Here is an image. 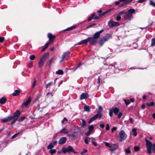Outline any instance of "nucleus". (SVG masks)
I'll use <instances>...</instances> for the list:
<instances>
[{
    "mask_svg": "<svg viewBox=\"0 0 155 155\" xmlns=\"http://www.w3.org/2000/svg\"><path fill=\"white\" fill-rule=\"evenodd\" d=\"M145 140L146 141V147L148 153L150 154L151 153V150L153 153H155V143L152 144L151 142L146 139Z\"/></svg>",
    "mask_w": 155,
    "mask_h": 155,
    "instance_id": "f257e3e1",
    "label": "nucleus"
},
{
    "mask_svg": "<svg viewBox=\"0 0 155 155\" xmlns=\"http://www.w3.org/2000/svg\"><path fill=\"white\" fill-rule=\"evenodd\" d=\"M103 143L105 144L106 147L109 148V149L111 152L116 150L118 148V145L116 144H111L110 143L105 141H104Z\"/></svg>",
    "mask_w": 155,
    "mask_h": 155,
    "instance_id": "f03ea898",
    "label": "nucleus"
},
{
    "mask_svg": "<svg viewBox=\"0 0 155 155\" xmlns=\"http://www.w3.org/2000/svg\"><path fill=\"white\" fill-rule=\"evenodd\" d=\"M135 12V10L133 8L129 9L128 11L125 13L124 15V18L125 20H130L132 17L133 14Z\"/></svg>",
    "mask_w": 155,
    "mask_h": 155,
    "instance_id": "7ed1b4c3",
    "label": "nucleus"
},
{
    "mask_svg": "<svg viewBox=\"0 0 155 155\" xmlns=\"http://www.w3.org/2000/svg\"><path fill=\"white\" fill-rule=\"evenodd\" d=\"M49 54L48 53H46L44 54L41 58L38 63V66L39 67L42 66L45 62L46 59L48 57Z\"/></svg>",
    "mask_w": 155,
    "mask_h": 155,
    "instance_id": "20e7f679",
    "label": "nucleus"
},
{
    "mask_svg": "<svg viewBox=\"0 0 155 155\" xmlns=\"http://www.w3.org/2000/svg\"><path fill=\"white\" fill-rule=\"evenodd\" d=\"M127 137V135L124 131L121 130L119 133L118 140L120 141H123L126 139Z\"/></svg>",
    "mask_w": 155,
    "mask_h": 155,
    "instance_id": "39448f33",
    "label": "nucleus"
},
{
    "mask_svg": "<svg viewBox=\"0 0 155 155\" xmlns=\"http://www.w3.org/2000/svg\"><path fill=\"white\" fill-rule=\"evenodd\" d=\"M102 115L101 113H98L97 114L94 115V117L91 118L88 121L89 124L91 123L96 119L98 117H101Z\"/></svg>",
    "mask_w": 155,
    "mask_h": 155,
    "instance_id": "423d86ee",
    "label": "nucleus"
},
{
    "mask_svg": "<svg viewBox=\"0 0 155 155\" xmlns=\"http://www.w3.org/2000/svg\"><path fill=\"white\" fill-rule=\"evenodd\" d=\"M119 25V23L114 21H110L108 22V25L110 27L114 26H117Z\"/></svg>",
    "mask_w": 155,
    "mask_h": 155,
    "instance_id": "0eeeda50",
    "label": "nucleus"
},
{
    "mask_svg": "<svg viewBox=\"0 0 155 155\" xmlns=\"http://www.w3.org/2000/svg\"><path fill=\"white\" fill-rule=\"evenodd\" d=\"M88 40V42H90V44L91 45H93L96 43L97 40L94 37H90L87 38Z\"/></svg>",
    "mask_w": 155,
    "mask_h": 155,
    "instance_id": "6e6552de",
    "label": "nucleus"
},
{
    "mask_svg": "<svg viewBox=\"0 0 155 155\" xmlns=\"http://www.w3.org/2000/svg\"><path fill=\"white\" fill-rule=\"evenodd\" d=\"M70 54V52L69 51H67L64 52L62 55V59L60 61V62L64 61L66 58L69 56Z\"/></svg>",
    "mask_w": 155,
    "mask_h": 155,
    "instance_id": "1a4fd4ad",
    "label": "nucleus"
},
{
    "mask_svg": "<svg viewBox=\"0 0 155 155\" xmlns=\"http://www.w3.org/2000/svg\"><path fill=\"white\" fill-rule=\"evenodd\" d=\"M13 119V117L12 116H9L6 118L2 119L1 120L3 122H7L10 121Z\"/></svg>",
    "mask_w": 155,
    "mask_h": 155,
    "instance_id": "9d476101",
    "label": "nucleus"
},
{
    "mask_svg": "<svg viewBox=\"0 0 155 155\" xmlns=\"http://www.w3.org/2000/svg\"><path fill=\"white\" fill-rule=\"evenodd\" d=\"M103 30H100V31H98L96 32L94 35L93 36V37H94L97 40L98 38L100 36V34L102 33L103 31Z\"/></svg>",
    "mask_w": 155,
    "mask_h": 155,
    "instance_id": "9b49d317",
    "label": "nucleus"
},
{
    "mask_svg": "<svg viewBox=\"0 0 155 155\" xmlns=\"http://www.w3.org/2000/svg\"><path fill=\"white\" fill-rule=\"evenodd\" d=\"M48 37L49 38L50 43H51L53 42V41L55 38V36L53 35L51 33H48Z\"/></svg>",
    "mask_w": 155,
    "mask_h": 155,
    "instance_id": "f8f14e48",
    "label": "nucleus"
},
{
    "mask_svg": "<svg viewBox=\"0 0 155 155\" xmlns=\"http://www.w3.org/2000/svg\"><path fill=\"white\" fill-rule=\"evenodd\" d=\"M67 140V138L63 137L61 138L59 140L58 143L59 144H62L64 143Z\"/></svg>",
    "mask_w": 155,
    "mask_h": 155,
    "instance_id": "ddd939ff",
    "label": "nucleus"
},
{
    "mask_svg": "<svg viewBox=\"0 0 155 155\" xmlns=\"http://www.w3.org/2000/svg\"><path fill=\"white\" fill-rule=\"evenodd\" d=\"M88 97L89 95L87 94L86 93H84L81 94L80 96V98L81 100H82L86 99Z\"/></svg>",
    "mask_w": 155,
    "mask_h": 155,
    "instance_id": "4468645a",
    "label": "nucleus"
},
{
    "mask_svg": "<svg viewBox=\"0 0 155 155\" xmlns=\"http://www.w3.org/2000/svg\"><path fill=\"white\" fill-rule=\"evenodd\" d=\"M113 113H114L115 115H117L119 111V109L117 107H115L110 109Z\"/></svg>",
    "mask_w": 155,
    "mask_h": 155,
    "instance_id": "2eb2a0df",
    "label": "nucleus"
},
{
    "mask_svg": "<svg viewBox=\"0 0 155 155\" xmlns=\"http://www.w3.org/2000/svg\"><path fill=\"white\" fill-rule=\"evenodd\" d=\"M124 13V12L123 11L119 13L117 15V16L116 17V20L117 21H120L121 19V15Z\"/></svg>",
    "mask_w": 155,
    "mask_h": 155,
    "instance_id": "dca6fc26",
    "label": "nucleus"
},
{
    "mask_svg": "<svg viewBox=\"0 0 155 155\" xmlns=\"http://www.w3.org/2000/svg\"><path fill=\"white\" fill-rule=\"evenodd\" d=\"M31 100V97H29L27 100L25 102L23 103V104L25 107L27 106L30 103Z\"/></svg>",
    "mask_w": 155,
    "mask_h": 155,
    "instance_id": "f3484780",
    "label": "nucleus"
},
{
    "mask_svg": "<svg viewBox=\"0 0 155 155\" xmlns=\"http://www.w3.org/2000/svg\"><path fill=\"white\" fill-rule=\"evenodd\" d=\"M20 114V113L19 111L18 110H17L15 112L14 114L13 117V119H15V118H17V117L19 116Z\"/></svg>",
    "mask_w": 155,
    "mask_h": 155,
    "instance_id": "a211bd4d",
    "label": "nucleus"
},
{
    "mask_svg": "<svg viewBox=\"0 0 155 155\" xmlns=\"http://www.w3.org/2000/svg\"><path fill=\"white\" fill-rule=\"evenodd\" d=\"M88 42V40L87 38L83 40L77 44L78 45H81L83 44H87Z\"/></svg>",
    "mask_w": 155,
    "mask_h": 155,
    "instance_id": "6ab92c4d",
    "label": "nucleus"
},
{
    "mask_svg": "<svg viewBox=\"0 0 155 155\" xmlns=\"http://www.w3.org/2000/svg\"><path fill=\"white\" fill-rule=\"evenodd\" d=\"M111 37V35L110 34H107L105 37H104L103 39L104 40V41H106L108 40Z\"/></svg>",
    "mask_w": 155,
    "mask_h": 155,
    "instance_id": "aec40b11",
    "label": "nucleus"
},
{
    "mask_svg": "<svg viewBox=\"0 0 155 155\" xmlns=\"http://www.w3.org/2000/svg\"><path fill=\"white\" fill-rule=\"evenodd\" d=\"M69 132V130L65 128H63L60 132V133H63L66 134H68Z\"/></svg>",
    "mask_w": 155,
    "mask_h": 155,
    "instance_id": "412c9836",
    "label": "nucleus"
},
{
    "mask_svg": "<svg viewBox=\"0 0 155 155\" xmlns=\"http://www.w3.org/2000/svg\"><path fill=\"white\" fill-rule=\"evenodd\" d=\"M84 109L85 111L89 112L91 110L90 107L88 105H85L84 106Z\"/></svg>",
    "mask_w": 155,
    "mask_h": 155,
    "instance_id": "4be33fe9",
    "label": "nucleus"
},
{
    "mask_svg": "<svg viewBox=\"0 0 155 155\" xmlns=\"http://www.w3.org/2000/svg\"><path fill=\"white\" fill-rule=\"evenodd\" d=\"M6 98L2 97L0 99V103L1 104H4L6 102Z\"/></svg>",
    "mask_w": 155,
    "mask_h": 155,
    "instance_id": "5701e85b",
    "label": "nucleus"
},
{
    "mask_svg": "<svg viewBox=\"0 0 155 155\" xmlns=\"http://www.w3.org/2000/svg\"><path fill=\"white\" fill-rule=\"evenodd\" d=\"M137 129L136 128H134L132 130L133 135L135 137L137 135Z\"/></svg>",
    "mask_w": 155,
    "mask_h": 155,
    "instance_id": "b1692460",
    "label": "nucleus"
},
{
    "mask_svg": "<svg viewBox=\"0 0 155 155\" xmlns=\"http://www.w3.org/2000/svg\"><path fill=\"white\" fill-rule=\"evenodd\" d=\"M113 9H114V8L110 9L108 10H107L105 11V12H104L103 13H102V14H100V16H103V15H105L106 14L108 13L109 12H110L112 10H113Z\"/></svg>",
    "mask_w": 155,
    "mask_h": 155,
    "instance_id": "393cba45",
    "label": "nucleus"
},
{
    "mask_svg": "<svg viewBox=\"0 0 155 155\" xmlns=\"http://www.w3.org/2000/svg\"><path fill=\"white\" fill-rule=\"evenodd\" d=\"M155 46V38H152L151 40V47H153Z\"/></svg>",
    "mask_w": 155,
    "mask_h": 155,
    "instance_id": "a878e982",
    "label": "nucleus"
},
{
    "mask_svg": "<svg viewBox=\"0 0 155 155\" xmlns=\"http://www.w3.org/2000/svg\"><path fill=\"white\" fill-rule=\"evenodd\" d=\"M20 91L18 90L15 91L13 93L12 95L14 96H15L19 94Z\"/></svg>",
    "mask_w": 155,
    "mask_h": 155,
    "instance_id": "bb28decb",
    "label": "nucleus"
},
{
    "mask_svg": "<svg viewBox=\"0 0 155 155\" xmlns=\"http://www.w3.org/2000/svg\"><path fill=\"white\" fill-rule=\"evenodd\" d=\"M130 146H128L127 149H125L124 150L126 152L127 154H130L131 153V152L130 150Z\"/></svg>",
    "mask_w": 155,
    "mask_h": 155,
    "instance_id": "cd10ccee",
    "label": "nucleus"
},
{
    "mask_svg": "<svg viewBox=\"0 0 155 155\" xmlns=\"http://www.w3.org/2000/svg\"><path fill=\"white\" fill-rule=\"evenodd\" d=\"M84 140L85 143L88 144L89 142L90 141V138L89 137H86L85 138Z\"/></svg>",
    "mask_w": 155,
    "mask_h": 155,
    "instance_id": "c85d7f7f",
    "label": "nucleus"
},
{
    "mask_svg": "<svg viewBox=\"0 0 155 155\" xmlns=\"http://www.w3.org/2000/svg\"><path fill=\"white\" fill-rule=\"evenodd\" d=\"M68 152H72L73 150V148L70 146H69L67 147Z\"/></svg>",
    "mask_w": 155,
    "mask_h": 155,
    "instance_id": "c756f323",
    "label": "nucleus"
},
{
    "mask_svg": "<svg viewBox=\"0 0 155 155\" xmlns=\"http://www.w3.org/2000/svg\"><path fill=\"white\" fill-rule=\"evenodd\" d=\"M82 122L81 123V127H85L86 125V122L83 119L82 120Z\"/></svg>",
    "mask_w": 155,
    "mask_h": 155,
    "instance_id": "7c9ffc66",
    "label": "nucleus"
},
{
    "mask_svg": "<svg viewBox=\"0 0 155 155\" xmlns=\"http://www.w3.org/2000/svg\"><path fill=\"white\" fill-rule=\"evenodd\" d=\"M49 152L51 155H53L56 153V150L54 149H51L49 150Z\"/></svg>",
    "mask_w": 155,
    "mask_h": 155,
    "instance_id": "2f4dec72",
    "label": "nucleus"
},
{
    "mask_svg": "<svg viewBox=\"0 0 155 155\" xmlns=\"http://www.w3.org/2000/svg\"><path fill=\"white\" fill-rule=\"evenodd\" d=\"M54 147V146L53 145V143H50L47 146L48 149H51Z\"/></svg>",
    "mask_w": 155,
    "mask_h": 155,
    "instance_id": "473e14b6",
    "label": "nucleus"
},
{
    "mask_svg": "<svg viewBox=\"0 0 155 155\" xmlns=\"http://www.w3.org/2000/svg\"><path fill=\"white\" fill-rule=\"evenodd\" d=\"M95 15V14L94 13H92L91 16L88 18V20L89 21H91L92 19L94 18V16Z\"/></svg>",
    "mask_w": 155,
    "mask_h": 155,
    "instance_id": "72a5a7b5",
    "label": "nucleus"
},
{
    "mask_svg": "<svg viewBox=\"0 0 155 155\" xmlns=\"http://www.w3.org/2000/svg\"><path fill=\"white\" fill-rule=\"evenodd\" d=\"M56 73L57 74H59L60 75H62L63 74V71L61 70H59L56 71Z\"/></svg>",
    "mask_w": 155,
    "mask_h": 155,
    "instance_id": "f704fd0d",
    "label": "nucleus"
},
{
    "mask_svg": "<svg viewBox=\"0 0 155 155\" xmlns=\"http://www.w3.org/2000/svg\"><path fill=\"white\" fill-rule=\"evenodd\" d=\"M51 44V43H50L49 42H48L47 43H46L45 45H44V48H43V49L42 50V51H44V50H45V49H46L48 47V45L49 44Z\"/></svg>",
    "mask_w": 155,
    "mask_h": 155,
    "instance_id": "c9c22d12",
    "label": "nucleus"
},
{
    "mask_svg": "<svg viewBox=\"0 0 155 155\" xmlns=\"http://www.w3.org/2000/svg\"><path fill=\"white\" fill-rule=\"evenodd\" d=\"M94 128V126L93 125H90L88 127V129L89 130L91 131V132H92Z\"/></svg>",
    "mask_w": 155,
    "mask_h": 155,
    "instance_id": "e433bc0d",
    "label": "nucleus"
},
{
    "mask_svg": "<svg viewBox=\"0 0 155 155\" xmlns=\"http://www.w3.org/2000/svg\"><path fill=\"white\" fill-rule=\"evenodd\" d=\"M146 104L148 106H153L154 105V103L153 102H151L150 103H147Z\"/></svg>",
    "mask_w": 155,
    "mask_h": 155,
    "instance_id": "4c0bfd02",
    "label": "nucleus"
},
{
    "mask_svg": "<svg viewBox=\"0 0 155 155\" xmlns=\"http://www.w3.org/2000/svg\"><path fill=\"white\" fill-rule=\"evenodd\" d=\"M29 58L31 60H33L35 58V56L33 54L31 55L29 57Z\"/></svg>",
    "mask_w": 155,
    "mask_h": 155,
    "instance_id": "58836bf2",
    "label": "nucleus"
},
{
    "mask_svg": "<svg viewBox=\"0 0 155 155\" xmlns=\"http://www.w3.org/2000/svg\"><path fill=\"white\" fill-rule=\"evenodd\" d=\"M133 0H128L127 3L124 2L123 4L120 5L121 6L125 5L127 3H128L131 2Z\"/></svg>",
    "mask_w": 155,
    "mask_h": 155,
    "instance_id": "ea45409f",
    "label": "nucleus"
},
{
    "mask_svg": "<svg viewBox=\"0 0 155 155\" xmlns=\"http://www.w3.org/2000/svg\"><path fill=\"white\" fill-rule=\"evenodd\" d=\"M134 149L135 151H137L140 150V148L138 146H136L134 147Z\"/></svg>",
    "mask_w": 155,
    "mask_h": 155,
    "instance_id": "a19ab883",
    "label": "nucleus"
},
{
    "mask_svg": "<svg viewBox=\"0 0 155 155\" xmlns=\"http://www.w3.org/2000/svg\"><path fill=\"white\" fill-rule=\"evenodd\" d=\"M150 4L152 6L155 7V3L152 0H150Z\"/></svg>",
    "mask_w": 155,
    "mask_h": 155,
    "instance_id": "79ce46f5",
    "label": "nucleus"
},
{
    "mask_svg": "<svg viewBox=\"0 0 155 155\" xmlns=\"http://www.w3.org/2000/svg\"><path fill=\"white\" fill-rule=\"evenodd\" d=\"M25 119V117H21V118H19L18 120L19 121V122H21V121H23Z\"/></svg>",
    "mask_w": 155,
    "mask_h": 155,
    "instance_id": "37998d69",
    "label": "nucleus"
},
{
    "mask_svg": "<svg viewBox=\"0 0 155 155\" xmlns=\"http://www.w3.org/2000/svg\"><path fill=\"white\" fill-rule=\"evenodd\" d=\"M62 152L64 153H65L67 152H68L67 149V148H63L62 149Z\"/></svg>",
    "mask_w": 155,
    "mask_h": 155,
    "instance_id": "c03bdc74",
    "label": "nucleus"
},
{
    "mask_svg": "<svg viewBox=\"0 0 155 155\" xmlns=\"http://www.w3.org/2000/svg\"><path fill=\"white\" fill-rule=\"evenodd\" d=\"M19 134V133H16L15 134H14V135H13L11 137V138L12 139H14L17 137V136L18 135V134Z\"/></svg>",
    "mask_w": 155,
    "mask_h": 155,
    "instance_id": "a18cd8bd",
    "label": "nucleus"
},
{
    "mask_svg": "<svg viewBox=\"0 0 155 155\" xmlns=\"http://www.w3.org/2000/svg\"><path fill=\"white\" fill-rule=\"evenodd\" d=\"M124 101L127 105H128L130 103V102L128 100L125 99L124 100Z\"/></svg>",
    "mask_w": 155,
    "mask_h": 155,
    "instance_id": "49530a36",
    "label": "nucleus"
},
{
    "mask_svg": "<svg viewBox=\"0 0 155 155\" xmlns=\"http://www.w3.org/2000/svg\"><path fill=\"white\" fill-rule=\"evenodd\" d=\"M36 79H35L34 82L33 83V84L32 85V87L34 88L35 87V85L36 84Z\"/></svg>",
    "mask_w": 155,
    "mask_h": 155,
    "instance_id": "de8ad7c7",
    "label": "nucleus"
},
{
    "mask_svg": "<svg viewBox=\"0 0 155 155\" xmlns=\"http://www.w3.org/2000/svg\"><path fill=\"white\" fill-rule=\"evenodd\" d=\"M126 0H120L119 1H117V2H115V5H118L120 2H121V1H126Z\"/></svg>",
    "mask_w": 155,
    "mask_h": 155,
    "instance_id": "09e8293b",
    "label": "nucleus"
},
{
    "mask_svg": "<svg viewBox=\"0 0 155 155\" xmlns=\"http://www.w3.org/2000/svg\"><path fill=\"white\" fill-rule=\"evenodd\" d=\"M123 115V113L121 112H120L118 114V119L120 118Z\"/></svg>",
    "mask_w": 155,
    "mask_h": 155,
    "instance_id": "8fccbe9b",
    "label": "nucleus"
},
{
    "mask_svg": "<svg viewBox=\"0 0 155 155\" xmlns=\"http://www.w3.org/2000/svg\"><path fill=\"white\" fill-rule=\"evenodd\" d=\"M87 150L83 149V150L81 152V154H83V153H87Z\"/></svg>",
    "mask_w": 155,
    "mask_h": 155,
    "instance_id": "3c124183",
    "label": "nucleus"
},
{
    "mask_svg": "<svg viewBox=\"0 0 155 155\" xmlns=\"http://www.w3.org/2000/svg\"><path fill=\"white\" fill-rule=\"evenodd\" d=\"M117 129V127H114L112 128L111 129V132L112 133H113L114 131L116 130Z\"/></svg>",
    "mask_w": 155,
    "mask_h": 155,
    "instance_id": "603ef678",
    "label": "nucleus"
},
{
    "mask_svg": "<svg viewBox=\"0 0 155 155\" xmlns=\"http://www.w3.org/2000/svg\"><path fill=\"white\" fill-rule=\"evenodd\" d=\"M105 42V41H104V40L103 39H101L100 42V45H102Z\"/></svg>",
    "mask_w": 155,
    "mask_h": 155,
    "instance_id": "864d4df0",
    "label": "nucleus"
},
{
    "mask_svg": "<svg viewBox=\"0 0 155 155\" xmlns=\"http://www.w3.org/2000/svg\"><path fill=\"white\" fill-rule=\"evenodd\" d=\"M47 96H48L49 97H51L53 96V94H51L50 92H48L47 94Z\"/></svg>",
    "mask_w": 155,
    "mask_h": 155,
    "instance_id": "5fc2aeb1",
    "label": "nucleus"
},
{
    "mask_svg": "<svg viewBox=\"0 0 155 155\" xmlns=\"http://www.w3.org/2000/svg\"><path fill=\"white\" fill-rule=\"evenodd\" d=\"M54 57H52L51 59L49 61V66H50L52 63V61L54 59Z\"/></svg>",
    "mask_w": 155,
    "mask_h": 155,
    "instance_id": "6e6d98bb",
    "label": "nucleus"
},
{
    "mask_svg": "<svg viewBox=\"0 0 155 155\" xmlns=\"http://www.w3.org/2000/svg\"><path fill=\"white\" fill-rule=\"evenodd\" d=\"M52 82H50L49 83H48L45 86L46 88L47 89L50 85L52 84Z\"/></svg>",
    "mask_w": 155,
    "mask_h": 155,
    "instance_id": "4d7b16f0",
    "label": "nucleus"
},
{
    "mask_svg": "<svg viewBox=\"0 0 155 155\" xmlns=\"http://www.w3.org/2000/svg\"><path fill=\"white\" fill-rule=\"evenodd\" d=\"M110 129V126H109V125L108 124H107L106 125V129L107 130H108Z\"/></svg>",
    "mask_w": 155,
    "mask_h": 155,
    "instance_id": "13d9d810",
    "label": "nucleus"
},
{
    "mask_svg": "<svg viewBox=\"0 0 155 155\" xmlns=\"http://www.w3.org/2000/svg\"><path fill=\"white\" fill-rule=\"evenodd\" d=\"M113 113V112H112V110H111V109H110V111H109V114L110 116L111 117L112 116Z\"/></svg>",
    "mask_w": 155,
    "mask_h": 155,
    "instance_id": "bf43d9fd",
    "label": "nucleus"
},
{
    "mask_svg": "<svg viewBox=\"0 0 155 155\" xmlns=\"http://www.w3.org/2000/svg\"><path fill=\"white\" fill-rule=\"evenodd\" d=\"M104 126H105V125L103 124H101L100 125V127L102 128H104Z\"/></svg>",
    "mask_w": 155,
    "mask_h": 155,
    "instance_id": "052dcab7",
    "label": "nucleus"
},
{
    "mask_svg": "<svg viewBox=\"0 0 155 155\" xmlns=\"http://www.w3.org/2000/svg\"><path fill=\"white\" fill-rule=\"evenodd\" d=\"M4 40V38L3 37H0V42H2Z\"/></svg>",
    "mask_w": 155,
    "mask_h": 155,
    "instance_id": "680f3d73",
    "label": "nucleus"
},
{
    "mask_svg": "<svg viewBox=\"0 0 155 155\" xmlns=\"http://www.w3.org/2000/svg\"><path fill=\"white\" fill-rule=\"evenodd\" d=\"M67 120H68L65 117H64V118L63 120H62L61 121V123L62 124H63L64 121H67Z\"/></svg>",
    "mask_w": 155,
    "mask_h": 155,
    "instance_id": "e2e57ef3",
    "label": "nucleus"
},
{
    "mask_svg": "<svg viewBox=\"0 0 155 155\" xmlns=\"http://www.w3.org/2000/svg\"><path fill=\"white\" fill-rule=\"evenodd\" d=\"M91 132V131L89 130L86 133V134L87 136H88L90 135Z\"/></svg>",
    "mask_w": 155,
    "mask_h": 155,
    "instance_id": "0e129e2a",
    "label": "nucleus"
},
{
    "mask_svg": "<svg viewBox=\"0 0 155 155\" xmlns=\"http://www.w3.org/2000/svg\"><path fill=\"white\" fill-rule=\"evenodd\" d=\"M75 28V27L73 26L72 27H71L69 28L68 29V30H72L73 29H74Z\"/></svg>",
    "mask_w": 155,
    "mask_h": 155,
    "instance_id": "69168bd1",
    "label": "nucleus"
},
{
    "mask_svg": "<svg viewBox=\"0 0 155 155\" xmlns=\"http://www.w3.org/2000/svg\"><path fill=\"white\" fill-rule=\"evenodd\" d=\"M147 0H139L138 2L139 3H143L145 2Z\"/></svg>",
    "mask_w": 155,
    "mask_h": 155,
    "instance_id": "338daca9",
    "label": "nucleus"
},
{
    "mask_svg": "<svg viewBox=\"0 0 155 155\" xmlns=\"http://www.w3.org/2000/svg\"><path fill=\"white\" fill-rule=\"evenodd\" d=\"M77 134L76 133H75L71 135V137H73L74 138H75V137L77 136Z\"/></svg>",
    "mask_w": 155,
    "mask_h": 155,
    "instance_id": "774afa93",
    "label": "nucleus"
}]
</instances>
